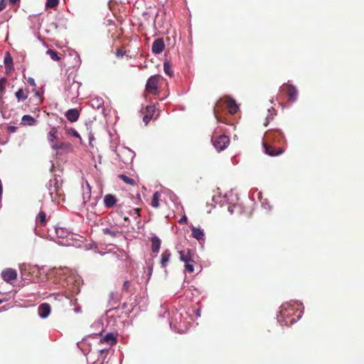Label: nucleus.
<instances>
[{
    "instance_id": "nucleus-46",
    "label": "nucleus",
    "mask_w": 364,
    "mask_h": 364,
    "mask_svg": "<svg viewBox=\"0 0 364 364\" xmlns=\"http://www.w3.org/2000/svg\"><path fill=\"white\" fill-rule=\"evenodd\" d=\"M124 221H128V222L129 221V218H128V217H124Z\"/></svg>"
},
{
    "instance_id": "nucleus-31",
    "label": "nucleus",
    "mask_w": 364,
    "mask_h": 364,
    "mask_svg": "<svg viewBox=\"0 0 364 364\" xmlns=\"http://www.w3.org/2000/svg\"><path fill=\"white\" fill-rule=\"evenodd\" d=\"M164 70L166 74H167L169 76H171L173 75V71L171 70V65L169 61L166 60L164 63Z\"/></svg>"
},
{
    "instance_id": "nucleus-40",
    "label": "nucleus",
    "mask_w": 364,
    "mask_h": 364,
    "mask_svg": "<svg viewBox=\"0 0 364 364\" xmlns=\"http://www.w3.org/2000/svg\"><path fill=\"white\" fill-rule=\"evenodd\" d=\"M28 83H29L31 86H33V87H36V84L35 80H34V79H33V78H32V77H29V78H28Z\"/></svg>"
},
{
    "instance_id": "nucleus-27",
    "label": "nucleus",
    "mask_w": 364,
    "mask_h": 364,
    "mask_svg": "<svg viewBox=\"0 0 364 364\" xmlns=\"http://www.w3.org/2000/svg\"><path fill=\"white\" fill-rule=\"evenodd\" d=\"M7 82V79L6 77L0 78V100L4 98V96L6 93V84Z\"/></svg>"
},
{
    "instance_id": "nucleus-25",
    "label": "nucleus",
    "mask_w": 364,
    "mask_h": 364,
    "mask_svg": "<svg viewBox=\"0 0 364 364\" xmlns=\"http://www.w3.org/2000/svg\"><path fill=\"white\" fill-rule=\"evenodd\" d=\"M4 61V64H5V68L6 70H11L14 68H13V58L9 52H7L5 54Z\"/></svg>"
},
{
    "instance_id": "nucleus-45",
    "label": "nucleus",
    "mask_w": 364,
    "mask_h": 364,
    "mask_svg": "<svg viewBox=\"0 0 364 364\" xmlns=\"http://www.w3.org/2000/svg\"><path fill=\"white\" fill-rule=\"evenodd\" d=\"M268 124H269V120H268V118H267L265 122L264 123V125L267 126Z\"/></svg>"
},
{
    "instance_id": "nucleus-14",
    "label": "nucleus",
    "mask_w": 364,
    "mask_h": 364,
    "mask_svg": "<svg viewBox=\"0 0 364 364\" xmlns=\"http://www.w3.org/2000/svg\"><path fill=\"white\" fill-rule=\"evenodd\" d=\"M51 147L56 151H69L71 149V144L68 142H55L51 144Z\"/></svg>"
},
{
    "instance_id": "nucleus-21",
    "label": "nucleus",
    "mask_w": 364,
    "mask_h": 364,
    "mask_svg": "<svg viewBox=\"0 0 364 364\" xmlns=\"http://www.w3.org/2000/svg\"><path fill=\"white\" fill-rule=\"evenodd\" d=\"M50 186L49 191L51 197H53V194H55L56 196L60 195V189L58 186V181L56 179H54L53 181H50Z\"/></svg>"
},
{
    "instance_id": "nucleus-9",
    "label": "nucleus",
    "mask_w": 364,
    "mask_h": 364,
    "mask_svg": "<svg viewBox=\"0 0 364 364\" xmlns=\"http://www.w3.org/2000/svg\"><path fill=\"white\" fill-rule=\"evenodd\" d=\"M224 101L230 114H235L238 111L239 107L235 100L227 96L224 98Z\"/></svg>"
},
{
    "instance_id": "nucleus-24",
    "label": "nucleus",
    "mask_w": 364,
    "mask_h": 364,
    "mask_svg": "<svg viewBox=\"0 0 364 364\" xmlns=\"http://www.w3.org/2000/svg\"><path fill=\"white\" fill-rule=\"evenodd\" d=\"M151 251L154 253H156L159 251L161 247V240L156 237L154 236L151 238Z\"/></svg>"
},
{
    "instance_id": "nucleus-20",
    "label": "nucleus",
    "mask_w": 364,
    "mask_h": 364,
    "mask_svg": "<svg viewBox=\"0 0 364 364\" xmlns=\"http://www.w3.org/2000/svg\"><path fill=\"white\" fill-rule=\"evenodd\" d=\"M191 232H192V236L195 239H196L198 240L204 239L205 234H204L203 230H202L200 228L193 227L191 228Z\"/></svg>"
},
{
    "instance_id": "nucleus-13",
    "label": "nucleus",
    "mask_w": 364,
    "mask_h": 364,
    "mask_svg": "<svg viewBox=\"0 0 364 364\" xmlns=\"http://www.w3.org/2000/svg\"><path fill=\"white\" fill-rule=\"evenodd\" d=\"M65 116L70 122H75L80 117V111L76 108L70 109L65 112Z\"/></svg>"
},
{
    "instance_id": "nucleus-6",
    "label": "nucleus",
    "mask_w": 364,
    "mask_h": 364,
    "mask_svg": "<svg viewBox=\"0 0 364 364\" xmlns=\"http://www.w3.org/2000/svg\"><path fill=\"white\" fill-rule=\"evenodd\" d=\"M282 89L287 93L289 101L295 102L296 100L298 92L294 86L285 83L282 86Z\"/></svg>"
},
{
    "instance_id": "nucleus-47",
    "label": "nucleus",
    "mask_w": 364,
    "mask_h": 364,
    "mask_svg": "<svg viewBox=\"0 0 364 364\" xmlns=\"http://www.w3.org/2000/svg\"><path fill=\"white\" fill-rule=\"evenodd\" d=\"M151 272H152V268L151 267L150 269H149V274H151Z\"/></svg>"
},
{
    "instance_id": "nucleus-15",
    "label": "nucleus",
    "mask_w": 364,
    "mask_h": 364,
    "mask_svg": "<svg viewBox=\"0 0 364 364\" xmlns=\"http://www.w3.org/2000/svg\"><path fill=\"white\" fill-rule=\"evenodd\" d=\"M50 313V306L48 304L43 303L38 306V314L41 318H47L49 316Z\"/></svg>"
},
{
    "instance_id": "nucleus-26",
    "label": "nucleus",
    "mask_w": 364,
    "mask_h": 364,
    "mask_svg": "<svg viewBox=\"0 0 364 364\" xmlns=\"http://www.w3.org/2000/svg\"><path fill=\"white\" fill-rule=\"evenodd\" d=\"M57 128L53 127L51 128L50 131L48 134V140L50 142V145L53 143H55V140L57 139Z\"/></svg>"
},
{
    "instance_id": "nucleus-39",
    "label": "nucleus",
    "mask_w": 364,
    "mask_h": 364,
    "mask_svg": "<svg viewBox=\"0 0 364 364\" xmlns=\"http://www.w3.org/2000/svg\"><path fill=\"white\" fill-rule=\"evenodd\" d=\"M130 287V282L129 281H125L123 284V289L127 291Z\"/></svg>"
},
{
    "instance_id": "nucleus-38",
    "label": "nucleus",
    "mask_w": 364,
    "mask_h": 364,
    "mask_svg": "<svg viewBox=\"0 0 364 364\" xmlns=\"http://www.w3.org/2000/svg\"><path fill=\"white\" fill-rule=\"evenodd\" d=\"M6 6V0H0V11H3Z\"/></svg>"
},
{
    "instance_id": "nucleus-8",
    "label": "nucleus",
    "mask_w": 364,
    "mask_h": 364,
    "mask_svg": "<svg viewBox=\"0 0 364 364\" xmlns=\"http://www.w3.org/2000/svg\"><path fill=\"white\" fill-rule=\"evenodd\" d=\"M1 277L8 283H12L17 278V272L15 269L7 268L2 271Z\"/></svg>"
},
{
    "instance_id": "nucleus-43",
    "label": "nucleus",
    "mask_w": 364,
    "mask_h": 364,
    "mask_svg": "<svg viewBox=\"0 0 364 364\" xmlns=\"http://www.w3.org/2000/svg\"><path fill=\"white\" fill-rule=\"evenodd\" d=\"M183 221H187V218L186 216H183L180 220L179 223H181Z\"/></svg>"
},
{
    "instance_id": "nucleus-48",
    "label": "nucleus",
    "mask_w": 364,
    "mask_h": 364,
    "mask_svg": "<svg viewBox=\"0 0 364 364\" xmlns=\"http://www.w3.org/2000/svg\"><path fill=\"white\" fill-rule=\"evenodd\" d=\"M214 114H215V117H217L216 112L215 110H214Z\"/></svg>"
},
{
    "instance_id": "nucleus-41",
    "label": "nucleus",
    "mask_w": 364,
    "mask_h": 364,
    "mask_svg": "<svg viewBox=\"0 0 364 364\" xmlns=\"http://www.w3.org/2000/svg\"><path fill=\"white\" fill-rule=\"evenodd\" d=\"M134 211L135 212V213L137 214L138 216L140 215V209L139 208H135V209H134Z\"/></svg>"
},
{
    "instance_id": "nucleus-29",
    "label": "nucleus",
    "mask_w": 364,
    "mask_h": 364,
    "mask_svg": "<svg viewBox=\"0 0 364 364\" xmlns=\"http://www.w3.org/2000/svg\"><path fill=\"white\" fill-rule=\"evenodd\" d=\"M46 54L48 55L54 61H59L61 59V58L58 55V52L54 50L48 49L46 51Z\"/></svg>"
},
{
    "instance_id": "nucleus-36",
    "label": "nucleus",
    "mask_w": 364,
    "mask_h": 364,
    "mask_svg": "<svg viewBox=\"0 0 364 364\" xmlns=\"http://www.w3.org/2000/svg\"><path fill=\"white\" fill-rule=\"evenodd\" d=\"M95 101L97 102V108H99L103 104V101H102V99L97 98L96 100H92V107H95L94 102Z\"/></svg>"
},
{
    "instance_id": "nucleus-17",
    "label": "nucleus",
    "mask_w": 364,
    "mask_h": 364,
    "mask_svg": "<svg viewBox=\"0 0 364 364\" xmlns=\"http://www.w3.org/2000/svg\"><path fill=\"white\" fill-rule=\"evenodd\" d=\"M117 202V199L114 195L107 194L104 197V204L107 208H112Z\"/></svg>"
},
{
    "instance_id": "nucleus-11",
    "label": "nucleus",
    "mask_w": 364,
    "mask_h": 364,
    "mask_svg": "<svg viewBox=\"0 0 364 364\" xmlns=\"http://www.w3.org/2000/svg\"><path fill=\"white\" fill-rule=\"evenodd\" d=\"M156 112V108L154 105H148L146 106L145 111L144 112L143 122L146 125L151 119L153 117L154 113Z\"/></svg>"
},
{
    "instance_id": "nucleus-33",
    "label": "nucleus",
    "mask_w": 364,
    "mask_h": 364,
    "mask_svg": "<svg viewBox=\"0 0 364 364\" xmlns=\"http://www.w3.org/2000/svg\"><path fill=\"white\" fill-rule=\"evenodd\" d=\"M80 87V85L77 82H73L69 89H68V91H69L70 90H72V89H74V90H76V92L75 93H73L70 96L71 98H75V97H78V89Z\"/></svg>"
},
{
    "instance_id": "nucleus-4",
    "label": "nucleus",
    "mask_w": 364,
    "mask_h": 364,
    "mask_svg": "<svg viewBox=\"0 0 364 364\" xmlns=\"http://www.w3.org/2000/svg\"><path fill=\"white\" fill-rule=\"evenodd\" d=\"M264 152L270 156H277L284 153V145L262 142Z\"/></svg>"
},
{
    "instance_id": "nucleus-35",
    "label": "nucleus",
    "mask_w": 364,
    "mask_h": 364,
    "mask_svg": "<svg viewBox=\"0 0 364 364\" xmlns=\"http://www.w3.org/2000/svg\"><path fill=\"white\" fill-rule=\"evenodd\" d=\"M67 133L69 134V135H71V136H73L75 137H77V138H80V134H78V132L73 128H70L67 130Z\"/></svg>"
},
{
    "instance_id": "nucleus-49",
    "label": "nucleus",
    "mask_w": 364,
    "mask_h": 364,
    "mask_svg": "<svg viewBox=\"0 0 364 364\" xmlns=\"http://www.w3.org/2000/svg\"><path fill=\"white\" fill-rule=\"evenodd\" d=\"M1 302H2V301H1V300H0V304H1Z\"/></svg>"
},
{
    "instance_id": "nucleus-32",
    "label": "nucleus",
    "mask_w": 364,
    "mask_h": 364,
    "mask_svg": "<svg viewBox=\"0 0 364 364\" xmlns=\"http://www.w3.org/2000/svg\"><path fill=\"white\" fill-rule=\"evenodd\" d=\"M185 263V269L189 273H193L194 272V264H196V260L193 259V262H188Z\"/></svg>"
},
{
    "instance_id": "nucleus-22",
    "label": "nucleus",
    "mask_w": 364,
    "mask_h": 364,
    "mask_svg": "<svg viewBox=\"0 0 364 364\" xmlns=\"http://www.w3.org/2000/svg\"><path fill=\"white\" fill-rule=\"evenodd\" d=\"M102 232L104 235H109L112 237H116L119 231L114 227L102 228Z\"/></svg>"
},
{
    "instance_id": "nucleus-42",
    "label": "nucleus",
    "mask_w": 364,
    "mask_h": 364,
    "mask_svg": "<svg viewBox=\"0 0 364 364\" xmlns=\"http://www.w3.org/2000/svg\"><path fill=\"white\" fill-rule=\"evenodd\" d=\"M10 4H15L20 1V0H9Z\"/></svg>"
},
{
    "instance_id": "nucleus-44",
    "label": "nucleus",
    "mask_w": 364,
    "mask_h": 364,
    "mask_svg": "<svg viewBox=\"0 0 364 364\" xmlns=\"http://www.w3.org/2000/svg\"><path fill=\"white\" fill-rule=\"evenodd\" d=\"M9 129H10L12 132H14V131H16V127H9Z\"/></svg>"
},
{
    "instance_id": "nucleus-2",
    "label": "nucleus",
    "mask_w": 364,
    "mask_h": 364,
    "mask_svg": "<svg viewBox=\"0 0 364 364\" xmlns=\"http://www.w3.org/2000/svg\"><path fill=\"white\" fill-rule=\"evenodd\" d=\"M295 305L296 304H284L281 306V316L289 318L291 323L296 321L301 317V311L299 312V314L296 316V317L294 316L295 313L299 311V309L296 308Z\"/></svg>"
},
{
    "instance_id": "nucleus-7",
    "label": "nucleus",
    "mask_w": 364,
    "mask_h": 364,
    "mask_svg": "<svg viewBox=\"0 0 364 364\" xmlns=\"http://www.w3.org/2000/svg\"><path fill=\"white\" fill-rule=\"evenodd\" d=\"M179 259L183 262H193V259H196V253L189 248L183 249L179 251Z\"/></svg>"
},
{
    "instance_id": "nucleus-3",
    "label": "nucleus",
    "mask_w": 364,
    "mask_h": 364,
    "mask_svg": "<svg viewBox=\"0 0 364 364\" xmlns=\"http://www.w3.org/2000/svg\"><path fill=\"white\" fill-rule=\"evenodd\" d=\"M162 79V77L159 75L151 76L146 82L145 90L149 94L157 95L159 93V83Z\"/></svg>"
},
{
    "instance_id": "nucleus-23",
    "label": "nucleus",
    "mask_w": 364,
    "mask_h": 364,
    "mask_svg": "<svg viewBox=\"0 0 364 364\" xmlns=\"http://www.w3.org/2000/svg\"><path fill=\"white\" fill-rule=\"evenodd\" d=\"M36 122L34 117L28 114L23 115L21 119V124L23 125L33 126L36 124Z\"/></svg>"
},
{
    "instance_id": "nucleus-16",
    "label": "nucleus",
    "mask_w": 364,
    "mask_h": 364,
    "mask_svg": "<svg viewBox=\"0 0 364 364\" xmlns=\"http://www.w3.org/2000/svg\"><path fill=\"white\" fill-rule=\"evenodd\" d=\"M171 254V252L168 250H164L161 255V259H160V264L162 268H166L168 265V263L170 261Z\"/></svg>"
},
{
    "instance_id": "nucleus-37",
    "label": "nucleus",
    "mask_w": 364,
    "mask_h": 364,
    "mask_svg": "<svg viewBox=\"0 0 364 364\" xmlns=\"http://www.w3.org/2000/svg\"><path fill=\"white\" fill-rule=\"evenodd\" d=\"M125 53V51L123 50V49H121V48H118L117 50H116V55L117 57H122L124 55V54Z\"/></svg>"
},
{
    "instance_id": "nucleus-10",
    "label": "nucleus",
    "mask_w": 364,
    "mask_h": 364,
    "mask_svg": "<svg viewBox=\"0 0 364 364\" xmlns=\"http://www.w3.org/2000/svg\"><path fill=\"white\" fill-rule=\"evenodd\" d=\"M164 48L165 43L163 38H156L154 40L151 47L152 53L159 54L164 51Z\"/></svg>"
},
{
    "instance_id": "nucleus-12",
    "label": "nucleus",
    "mask_w": 364,
    "mask_h": 364,
    "mask_svg": "<svg viewBox=\"0 0 364 364\" xmlns=\"http://www.w3.org/2000/svg\"><path fill=\"white\" fill-rule=\"evenodd\" d=\"M28 95L29 90L27 87H21L14 94L18 102L26 100L28 98Z\"/></svg>"
},
{
    "instance_id": "nucleus-18",
    "label": "nucleus",
    "mask_w": 364,
    "mask_h": 364,
    "mask_svg": "<svg viewBox=\"0 0 364 364\" xmlns=\"http://www.w3.org/2000/svg\"><path fill=\"white\" fill-rule=\"evenodd\" d=\"M101 343H107L109 346H112L115 345L117 342L116 336L112 333H109L105 335L101 340Z\"/></svg>"
},
{
    "instance_id": "nucleus-34",
    "label": "nucleus",
    "mask_w": 364,
    "mask_h": 364,
    "mask_svg": "<svg viewBox=\"0 0 364 364\" xmlns=\"http://www.w3.org/2000/svg\"><path fill=\"white\" fill-rule=\"evenodd\" d=\"M59 3V0H47L46 6L48 8H55Z\"/></svg>"
},
{
    "instance_id": "nucleus-28",
    "label": "nucleus",
    "mask_w": 364,
    "mask_h": 364,
    "mask_svg": "<svg viewBox=\"0 0 364 364\" xmlns=\"http://www.w3.org/2000/svg\"><path fill=\"white\" fill-rule=\"evenodd\" d=\"M161 198V194L156 191L154 193L152 200L151 205L152 207L155 208H158L159 207V200Z\"/></svg>"
},
{
    "instance_id": "nucleus-1",
    "label": "nucleus",
    "mask_w": 364,
    "mask_h": 364,
    "mask_svg": "<svg viewBox=\"0 0 364 364\" xmlns=\"http://www.w3.org/2000/svg\"><path fill=\"white\" fill-rule=\"evenodd\" d=\"M263 142H267L270 144H276L278 145H284L286 144V139L284 134L280 129L277 128H272L268 129L264 136Z\"/></svg>"
},
{
    "instance_id": "nucleus-30",
    "label": "nucleus",
    "mask_w": 364,
    "mask_h": 364,
    "mask_svg": "<svg viewBox=\"0 0 364 364\" xmlns=\"http://www.w3.org/2000/svg\"><path fill=\"white\" fill-rule=\"evenodd\" d=\"M118 177L127 184H129L131 186L136 185L135 181L133 178H131L124 174H119Z\"/></svg>"
},
{
    "instance_id": "nucleus-19",
    "label": "nucleus",
    "mask_w": 364,
    "mask_h": 364,
    "mask_svg": "<svg viewBox=\"0 0 364 364\" xmlns=\"http://www.w3.org/2000/svg\"><path fill=\"white\" fill-rule=\"evenodd\" d=\"M46 213L44 211H40L36 218L37 226L44 227L46 225Z\"/></svg>"
},
{
    "instance_id": "nucleus-5",
    "label": "nucleus",
    "mask_w": 364,
    "mask_h": 364,
    "mask_svg": "<svg viewBox=\"0 0 364 364\" xmlns=\"http://www.w3.org/2000/svg\"><path fill=\"white\" fill-rule=\"evenodd\" d=\"M212 142L214 147L218 151H221L228 147L230 144V139L225 134L213 136L212 137Z\"/></svg>"
}]
</instances>
